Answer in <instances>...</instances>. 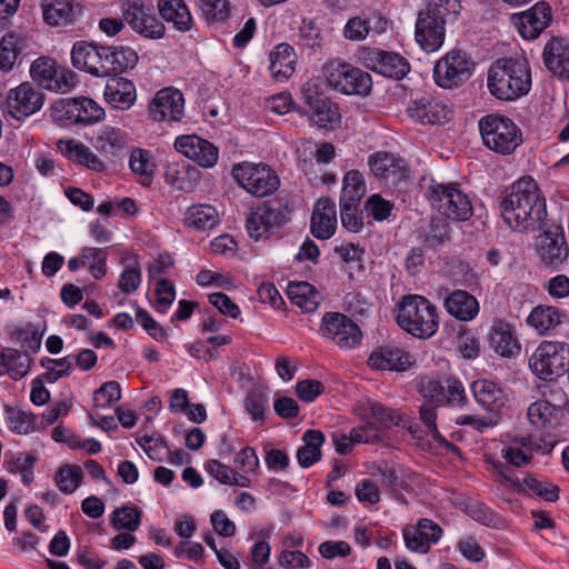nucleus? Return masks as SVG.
<instances>
[{
    "label": "nucleus",
    "instance_id": "0e129e2a",
    "mask_svg": "<svg viewBox=\"0 0 569 569\" xmlns=\"http://www.w3.org/2000/svg\"><path fill=\"white\" fill-rule=\"evenodd\" d=\"M36 457L29 453H19L12 459L9 466V470L12 473H18L24 485H30L33 481V465Z\"/></svg>",
    "mask_w": 569,
    "mask_h": 569
},
{
    "label": "nucleus",
    "instance_id": "4d7b16f0",
    "mask_svg": "<svg viewBox=\"0 0 569 569\" xmlns=\"http://www.w3.org/2000/svg\"><path fill=\"white\" fill-rule=\"evenodd\" d=\"M4 410L11 431L18 435H28L34 430L36 418L32 413L9 406H6Z\"/></svg>",
    "mask_w": 569,
    "mask_h": 569
},
{
    "label": "nucleus",
    "instance_id": "58836bf2",
    "mask_svg": "<svg viewBox=\"0 0 569 569\" xmlns=\"http://www.w3.org/2000/svg\"><path fill=\"white\" fill-rule=\"evenodd\" d=\"M41 9L43 21L51 27L72 21L73 0H41Z\"/></svg>",
    "mask_w": 569,
    "mask_h": 569
},
{
    "label": "nucleus",
    "instance_id": "3c124183",
    "mask_svg": "<svg viewBox=\"0 0 569 569\" xmlns=\"http://www.w3.org/2000/svg\"><path fill=\"white\" fill-rule=\"evenodd\" d=\"M51 118L61 126H71L79 123L78 118V98L59 99L51 106Z\"/></svg>",
    "mask_w": 569,
    "mask_h": 569
},
{
    "label": "nucleus",
    "instance_id": "774afa93",
    "mask_svg": "<svg viewBox=\"0 0 569 569\" xmlns=\"http://www.w3.org/2000/svg\"><path fill=\"white\" fill-rule=\"evenodd\" d=\"M141 283V270L139 264L134 262L128 266L120 274L118 288L121 292L130 295L134 292Z\"/></svg>",
    "mask_w": 569,
    "mask_h": 569
},
{
    "label": "nucleus",
    "instance_id": "a878e982",
    "mask_svg": "<svg viewBox=\"0 0 569 569\" xmlns=\"http://www.w3.org/2000/svg\"><path fill=\"white\" fill-rule=\"evenodd\" d=\"M423 529H431V541L437 542L442 536L441 527L435 521L422 518L416 527H406L403 529V539L406 547L415 552L427 553L430 549V542L422 536Z\"/></svg>",
    "mask_w": 569,
    "mask_h": 569
},
{
    "label": "nucleus",
    "instance_id": "2f4dec72",
    "mask_svg": "<svg viewBox=\"0 0 569 569\" xmlns=\"http://www.w3.org/2000/svg\"><path fill=\"white\" fill-rule=\"evenodd\" d=\"M387 20L377 14L368 18L355 17L348 20L345 26L343 34L348 40L362 41L370 32L380 34L387 29Z\"/></svg>",
    "mask_w": 569,
    "mask_h": 569
},
{
    "label": "nucleus",
    "instance_id": "5701e85b",
    "mask_svg": "<svg viewBox=\"0 0 569 569\" xmlns=\"http://www.w3.org/2000/svg\"><path fill=\"white\" fill-rule=\"evenodd\" d=\"M337 229L336 204L328 198L319 199L315 206L311 220L310 231L320 240L330 239Z\"/></svg>",
    "mask_w": 569,
    "mask_h": 569
},
{
    "label": "nucleus",
    "instance_id": "cd10ccee",
    "mask_svg": "<svg viewBox=\"0 0 569 569\" xmlns=\"http://www.w3.org/2000/svg\"><path fill=\"white\" fill-rule=\"evenodd\" d=\"M543 61L546 67L557 77L569 80V42L563 39H551L545 47Z\"/></svg>",
    "mask_w": 569,
    "mask_h": 569
},
{
    "label": "nucleus",
    "instance_id": "ddd939ff",
    "mask_svg": "<svg viewBox=\"0 0 569 569\" xmlns=\"http://www.w3.org/2000/svg\"><path fill=\"white\" fill-rule=\"evenodd\" d=\"M321 333L342 349H352L360 345L362 332L346 315L339 312L325 313L321 322Z\"/></svg>",
    "mask_w": 569,
    "mask_h": 569
},
{
    "label": "nucleus",
    "instance_id": "393cba45",
    "mask_svg": "<svg viewBox=\"0 0 569 569\" xmlns=\"http://www.w3.org/2000/svg\"><path fill=\"white\" fill-rule=\"evenodd\" d=\"M368 365L372 369L405 371L410 365V356L398 347L386 346L371 352Z\"/></svg>",
    "mask_w": 569,
    "mask_h": 569
},
{
    "label": "nucleus",
    "instance_id": "bf43d9fd",
    "mask_svg": "<svg viewBox=\"0 0 569 569\" xmlns=\"http://www.w3.org/2000/svg\"><path fill=\"white\" fill-rule=\"evenodd\" d=\"M47 363H54L56 368H49V371L43 373V379L53 383L60 378L67 377L70 370L73 368V357L67 356L60 359L44 358L41 360V366L47 367Z\"/></svg>",
    "mask_w": 569,
    "mask_h": 569
},
{
    "label": "nucleus",
    "instance_id": "1a4fd4ad",
    "mask_svg": "<svg viewBox=\"0 0 569 569\" xmlns=\"http://www.w3.org/2000/svg\"><path fill=\"white\" fill-rule=\"evenodd\" d=\"M232 177L246 191L256 197L269 196L280 184L276 171L263 163L242 162L234 164Z\"/></svg>",
    "mask_w": 569,
    "mask_h": 569
},
{
    "label": "nucleus",
    "instance_id": "37998d69",
    "mask_svg": "<svg viewBox=\"0 0 569 569\" xmlns=\"http://www.w3.org/2000/svg\"><path fill=\"white\" fill-rule=\"evenodd\" d=\"M66 156L73 162L86 168L101 172L106 169L103 161L84 143L77 140L66 142Z\"/></svg>",
    "mask_w": 569,
    "mask_h": 569
},
{
    "label": "nucleus",
    "instance_id": "7c9ffc66",
    "mask_svg": "<svg viewBox=\"0 0 569 569\" xmlns=\"http://www.w3.org/2000/svg\"><path fill=\"white\" fill-rule=\"evenodd\" d=\"M471 389L476 401L489 412L498 413L507 402L503 390L493 381H475Z\"/></svg>",
    "mask_w": 569,
    "mask_h": 569
},
{
    "label": "nucleus",
    "instance_id": "f8f14e48",
    "mask_svg": "<svg viewBox=\"0 0 569 569\" xmlns=\"http://www.w3.org/2000/svg\"><path fill=\"white\" fill-rule=\"evenodd\" d=\"M472 74V62L461 51H450L433 68L435 82L443 89L461 86Z\"/></svg>",
    "mask_w": 569,
    "mask_h": 569
},
{
    "label": "nucleus",
    "instance_id": "412c9836",
    "mask_svg": "<svg viewBox=\"0 0 569 569\" xmlns=\"http://www.w3.org/2000/svg\"><path fill=\"white\" fill-rule=\"evenodd\" d=\"M550 10L543 3H536L530 10L513 14L512 20L522 38L536 39L550 21Z\"/></svg>",
    "mask_w": 569,
    "mask_h": 569
},
{
    "label": "nucleus",
    "instance_id": "69168bd1",
    "mask_svg": "<svg viewBox=\"0 0 569 569\" xmlns=\"http://www.w3.org/2000/svg\"><path fill=\"white\" fill-rule=\"evenodd\" d=\"M78 112L81 118H78L79 123L90 124L101 120L104 116V110L90 98H78Z\"/></svg>",
    "mask_w": 569,
    "mask_h": 569
},
{
    "label": "nucleus",
    "instance_id": "f704fd0d",
    "mask_svg": "<svg viewBox=\"0 0 569 569\" xmlns=\"http://www.w3.org/2000/svg\"><path fill=\"white\" fill-rule=\"evenodd\" d=\"M445 307L451 316L462 321L472 320L479 312L477 299L463 290H456L447 297Z\"/></svg>",
    "mask_w": 569,
    "mask_h": 569
},
{
    "label": "nucleus",
    "instance_id": "338daca9",
    "mask_svg": "<svg viewBox=\"0 0 569 569\" xmlns=\"http://www.w3.org/2000/svg\"><path fill=\"white\" fill-rule=\"evenodd\" d=\"M392 208L393 204L380 194H372L365 203L368 214L377 221L386 220L391 214Z\"/></svg>",
    "mask_w": 569,
    "mask_h": 569
},
{
    "label": "nucleus",
    "instance_id": "f03ea898",
    "mask_svg": "<svg viewBox=\"0 0 569 569\" xmlns=\"http://www.w3.org/2000/svg\"><path fill=\"white\" fill-rule=\"evenodd\" d=\"M489 92L501 101H515L528 94L531 88V71L527 60L502 58L488 70Z\"/></svg>",
    "mask_w": 569,
    "mask_h": 569
},
{
    "label": "nucleus",
    "instance_id": "79ce46f5",
    "mask_svg": "<svg viewBox=\"0 0 569 569\" xmlns=\"http://www.w3.org/2000/svg\"><path fill=\"white\" fill-rule=\"evenodd\" d=\"M320 128L335 129L340 123V112L336 103L329 99L317 102L315 106L301 112Z\"/></svg>",
    "mask_w": 569,
    "mask_h": 569
},
{
    "label": "nucleus",
    "instance_id": "4468645a",
    "mask_svg": "<svg viewBox=\"0 0 569 569\" xmlns=\"http://www.w3.org/2000/svg\"><path fill=\"white\" fill-rule=\"evenodd\" d=\"M290 209L287 204L272 201L251 211L246 221L249 236L260 240L269 236L273 228L280 227L287 219Z\"/></svg>",
    "mask_w": 569,
    "mask_h": 569
},
{
    "label": "nucleus",
    "instance_id": "a19ab883",
    "mask_svg": "<svg viewBox=\"0 0 569 569\" xmlns=\"http://www.w3.org/2000/svg\"><path fill=\"white\" fill-rule=\"evenodd\" d=\"M184 223L200 231L211 230L219 223V213L210 204H194L187 209Z\"/></svg>",
    "mask_w": 569,
    "mask_h": 569
},
{
    "label": "nucleus",
    "instance_id": "e433bc0d",
    "mask_svg": "<svg viewBox=\"0 0 569 569\" xmlns=\"http://www.w3.org/2000/svg\"><path fill=\"white\" fill-rule=\"evenodd\" d=\"M287 293L292 303L307 312L315 311L322 300L321 293L309 282H290Z\"/></svg>",
    "mask_w": 569,
    "mask_h": 569
},
{
    "label": "nucleus",
    "instance_id": "f257e3e1",
    "mask_svg": "<svg viewBox=\"0 0 569 569\" xmlns=\"http://www.w3.org/2000/svg\"><path fill=\"white\" fill-rule=\"evenodd\" d=\"M500 209L503 221L515 231H536L546 226V200L532 178L516 181Z\"/></svg>",
    "mask_w": 569,
    "mask_h": 569
},
{
    "label": "nucleus",
    "instance_id": "72a5a7b5",
    "mask_svg": "<svg viewBox=\"0 0 569 569\" xmlns=\"http://www.w3.org/2000/svg\"><path fill=\"white\" fill-rule=\"evenodd\" d=\"M370 170L382 179H401L406 173L405 161L392 153L380 151L368 159Z\"/></svg>",
    "mask_w": 569,
    "mask_h": 569
},
{
    "label": "nucleus",
    "instance_id": "6ab92c4d",
    "mask_svg": "<svg viewBox=\"0 0 569 569\" xmlns=\"http://www.w3.org/2000/svg\"><path fill=\"white\" fill-rule=\"evenodd\" d=\"M174 148L178 152L203 168L213 167L219 158L218 148L210 141L196 134H187L176 138Z\"/></svg>",
    "mask_w": 569,
    "mask_h": 569
},
{
    "label": "nucleus",
    "instance_id": "423d86ee",
    "mask_svg": "<svg viewBox=\"0 0 569 569\" xmlns=\"http://www.w3.org/2000/svg\"><path fill=\"white\" fill-rule=\"evenodd\" d=\"M427 198L435 210L450 220L467 221L473 213L469 197L457 183L432 182L427 188Z\"/></svg>",
    "mask_w": 569,
    "mask_h": 569
},
{
    "label": "nucleus",
    "instance_id": "b1692460",
    "mask_svg": "<svg viewBox=\"0 0 569 569\" xmlns=\"http://www.w3.org/2000/svg\"><path fill=\"white\" fill-rule=\"evenodd\" d=\"M129 142L130 138L126 131L112 126H103L96 137L94 147L103 157L114 161L124 153Z\"/></svg>",
    "mask_w": 569,
    "mask_h": 569
},
{
    "label": "nucleus",
    "instance_id": "2eb2a0df",
    "mask_svg": "<svg viewBox=\"0 0 569 569\" xmlns=\"http://www.w3.org/2000/svg\"><path fill=\"white\" fill-rule=\"evenodd\" d=\"M44 102L43 93L30 82H22L8 91L6 110L16 120H23L38 112Z\"/></svg>",
    "mask_w": 569,
    "mask_h": 569
},
{
    "label": "nucleus",
    "instance_id": "49530a36",
    "mask_svg": "<svg viewBox=\"0 0 569 569\" xmlns=\"http://www.w3.org/2000/svg\"><path fill=\"white\" fill-rule=\"evenodd\" d=\"M191 172L196 173L197 170L191 168L188 163L171 164L164 172V179L168 184L179 191L190 192L193 190V180Z\"/></svg>",
    "mask_w": 569,
    "mask_h": 569
},
{
    "label": "nucleus",
    "instance_id": "9b49d317",
    "mask_svg": "<svg viewBox=\"0 0 569 569\" xmlns=\"http://www.w3.org/2000/svg\"><path fill=\"white\" fill-rule=\"evenodd\" d=\"M30 74L42 88L59 92H70L76 87V74L68 68L59 66L53 59L41 57L34 60Z\"/></svg>",
    "mask_w": 569,
    "mask_h": 569
},
{
    "label": "nucleus",
    "instance_id": "c03bdc74",
    "mask_svg": "<svg viewBox=\"0 0 569 569\" xmlns=\"http://www.w3.org/2000/svg\"><path fill=\"white\" fill-rule=\"evenodd\" d=\"M302 440L305 446L297 451V459L302 468H308L321 458V446L325 442V435L319 430H308Z\"/></svg>",
    "mask_w": 569,
    "mask_h": 569
},
{
    "label": "nucleus",
    "instance_id": "a211bd4d",
    "mask_svg": "<svg viewBox=\"0 0 569 569\" xmlns=\"http://www.w3.org/2000/svg\"><path fill=\"white\" fill-rule=\"evenodd\" d=\"M420 391L426 399L439 406L462 407L467 403L465 388L456 378L430 379L421 385Z\"/></svg>",
    "mask_w": 569,
    "mask_h": 569
},
{
    "label": "nucleus",
    "instance_id": "c85d7f7f",
    "mask_svg": "<svg viewBox=\"0 0 569 569\" xmlns=\"http://www.w3.org/2000/svg\"><path fill=\"white\" fill-rule=\"evenodd\" d=\"M100 44L87 41H77L71 50L72 66L79 70L86 71L93 77L104 71L100 68Z\"/></svg>",
    "mask_w": 569,
    "mask_h": 569
},
{
    "label": "nucleus",
    "instance_id": "4be33fe9",
    "mask_svg": "<svg viewBox=\"0 0 569 569\" xmlns=\"http://www.w3.org/2000/svg\"><path fill=\"white\" fill-rule=\"evenodd\" d=\"M367 66L383 77L402 79L410 70L408 61L398 53L375 49L368 53Z\"/></svg>",
    "mask_w": 569,
    "mask_h": 569
},
{
    "label": "nucleus",
    "instance_id": "bb28decb",
    "mask_svg": "<svg viewBox=\"0 0 569 569\" xmlns=\"http://www.w3.org/2000/svg\"><path fill=\"white\" fill-rule=\"evenodd\" d=\"M136 87L132 81L122 77H112L104 88V100L119 110L130 109L136 101Z\"/></svg>",
    "mask_w": 569,
    "mask_h": 569
},
{
    "label": "nucleus",
    "instance_id": "a18cd8bd",
    "mask_svg": "<svg viewBox=\"0 0 569 569\" xmlns=\"http://www.w3.org/2000/svg\"><path fill=\"white\" fill-rule=\"evenodd\" d=\"M370 427L353 428L349 435L338 433L332 436L336 451L340 455L349 453L356 443L375 442L378 437L370 433Z\"/></svg>",
    "mask_w": 569,
    "mask_h": 569
},
{
    "label": "nucleus",
    "instance_id": "052dcab7",
    "mask_svg": "<svg viewBox=\"0 0 569 569\" xmlns=\"http://www.w3.org/2000/svg\"><path fill=\"white\" fill-rule=\"evenodd\" d=\"M156 309L166 313L176 299V289L171 281L159 278L156 282Z\"/></svg>",
    "mask_w": 569,
    "mask_h": 569
},
{
    "label": "nucleus",
    "instance_id": "5fc2aeb1",
    "mask_svg": "<svg viewBox=\"0 0 569 569\" xmlns=\"http://www.w3.org/2000/svg\"><path fill=\"white\" fill-rule=\"evenodd\" d=\"M82 478L83 472L79 466L64 465L56 472L54 482L61 492L70 495L80 486Z\"/></svg>",
    "mask_w": 569,
    "mask_h": 569
},
{
    "label": "nucleus",
    "instance_id": "680f3d73",
    "mask_svg": "<svg viewBox=\"0 0 569 569\" xmlns=\"http://www.w3.org/2000/svg\"><path fill=\"white\" fill-rule=\"evenodd\" d=\"M121 388L118 381H108L93 393V402L96 407L107 408L112 402L120 400Z\"/></svg>",
    "mask_w": 569,
    "mask_h": 569
},
{
    "label": "nucleus",
    "instance_id": "09e8293b",
    "mask_svg": "<svg viewBox=\"0 0 569 569\" xmlns=\"http://www.w3.org/2000/svg\"><path fill=\"white\" fill-rule=\"evenodd\" d=\"M22 39L17 33L4 34L0 40V69L4 72L12 70L22 49Z\"/></svg>",
    "mask_w": 569,
    "mask_h": 569
},
{
    "label": "nucleus",
    "instance_id": "9d476101",
    "mask_svg": "<svg viewBox=\"0 0 569 569\" xmlns=\"http://www.w3.org/2000/svg\"><path fill=\"white\" fill-rule=\"evenodd\" d=\"M123 20L140 36L159 39L164 33V26L158 19L151 1L126 0L122 6Z\"/></svg>",
    "mask_w": 569,
    "mask_h": 569
},
{
    "label": "nucleus",
    "instance_id": "603ef678",
    "mask_svg": "<svg viewBox=\"0 0 569 569\" xmlns=\"http://www.w3.org/2000/svg\"><path fill=\"white\" fill-rule=\"evenodd\" d=\"M110 521L114 529L132 532L140 526L141 511L136 506H122L111 513Z\"/></svg>",
    "mask_w": 569,
    "mask_h": 569
},
{
    "label": "nucleus",
    "instance_id": "c756f323",
    "mask_svg": "<svg viewBox=\"0 0 569 569\" xmlns=\"http://www.w3.org/2000/svg\"><path fill=\"white\" fill-rule=\"evenodd\" d=\"M297 54L288 43H279L269 53V71L276 80L289 79L296 68Z\"/></svg>",
    "mask_w": 569,
    "mask_h": 569
},
{
    "label": "nucleus",
    "instance_id": "864d4df0",
    "mask_svg": "<svg viewBox=\"0 0 569 569\" xmlns=\"http://www.w3.org/2000/svg\"><path fill=\"white\" fill-rule=\"evenodd\" d=\"M366 193V182L361 172L350 170L345 174L340 200L359 203Z\"/></svg>",
    "mask_w": 569,
    "mask_h": 569
},
{
    "label": "nucleus",
    "instance_id": "ea45409f",
    "mask_svg": "<svg viewBox=\"0 0 569 569\" xmlns=\"http://www.w3.org/2000/svg\"><path fill=\"white\" fill-rule=\"evenodd\" d=\"M160 16L180 31H187L191 27V14L182 0H159Z\"/></svg>",
    "mask_w": 569,
    "mask_h": 569
},
{
    "label": "nucleus",
    "instance_id": "6e6552de",
    "mask_svg": "<svg viewBox=\"0 0 569 569\" xmlns=\"http://www.w3.org/2000/svg\"><path fill=\"white\" fill-rule=\"evenodd\" d=\"M328 84L345 94L367 96L372 81L368 72L341 61H330L323 67Z\"/></svg>",
    "mask_w": 569,
    "mask_h": 569
},
{
    "label": "nucleus",
    "instance_id": "4c0bfd02",
    "mask_svg": "<svg viewBox=\"0 0 569 569\" xmlns=\"http://www.w3.org/2000/svg\"><path fill=\"white\" fill-rule=\"evenodd\" d=\"M31 359L13 348H6L0 353V376L9 375L18 380L30 370Z\"/></svg>",
    "mask_w": 569,
    "mask_h": 569
},
{
    "label": "nucleus",
    "instance_id": "f3484780",
    "mask_svg": "<svg viewBox=\"0 0 569 569\" xmlns=\"http://www.w3.org/2000/svg\"><path fill=\"white\" fill-rule=\"evenodd\" d=\"M537 252L541 261L548 266L558 267L568 257L569 248L563 229L560 224H550L536 240Z\"/></svg>",
    "mask_w": 569,
    "mask_h": 569
},
{
    "label": "nucleus",
    "instance_id": "c9c22d12",
    "mask_svg": "<svg viewBox=\"0 0 569 569\" xmlns=\"http://www.w3.org/2000/svg\"><path fill=\"white\" fill-rule=\"evenodd\" d=\"M563 318H566V313L556 307L537 306L527 317V323L539 335H547L549 331L559 326Z\"/></svg>",
    "mask_w": 569,
    "mask_h": 569
},
{
    "label": "nucleus",
    "instance_id": "39448f33",
    "mask_svg": "<svg viewBox=\"0 0 569 569\" xmlns=\"http://www.w3.org/2000/svg\"><path fill=\"white\" fill-rule=\"evenodd\" d=\"M478 128L483 146L499 154H511L522 143V131L509 117L492 112L481 117Z\"/></svg>",
    "mask_w": 569,
    "mask_h": 569
},
{
    "label": "nucleus",
    "instance_id": "13d9d810",
    "mask_svg": "<svg viewBox=\"0 0 569 569\" xmlns=\"http://www.w3.org/2000/svg\"><path fill=\"white\" fill-rule=\"evenodd\" d=\"M111 60L113 62L114 77L132 69L138 62V53L130 47L111 46Z\"/></svg>",
    "mask_w": 569,
    "mask_h": 569
},
{
    "label": "nucleus",
    "instance_id": "6e6d98bb",
    "mask_svg": "<svg viewBox=\"0 0 569 569\" xmlns=\"http://www.w3.org/2000/svg\"><path fill=\"white\" fill-rule=\"evenodd\" d=\"M81 261L87 266L94 279H101L107 273V252L100 248L86 247L81 250Z\"/></svg>",
    "mask_w": 569,
    "mask_h": 569
},
{
    "label": "nucleus",
    "instance_id": "0eeeda50",
    "mask_svg": "<svg viewBox=\"0 0 569 569\" xmlns=\"http://www.w3.org/2000/svg\"><path fill=\"white\" fill-rule=\"evenodd\" d=\"M569 366V346L560 341H543L529 359L532 372L542 380L561 377Z\"/></svg>",
    "mask_w": 569,
    "mask_h": 569
},
{
    "label": "nucleus",
    "instance_id": "473e14b6",
    "mask_svg": "<svg viewBox=\"0 0 569 569\" xmlns=\"http://www.w3.org/2000/svg\"><path fill=\"white\" fill-rule=\"evenodd\" d=\"M490 345L502 357H513L520 352V345L515 338L512 328L503 320L493 322L490 331Z\"/></svg>",
    "mask_w": 569,
    "mask_h": 569
},
{
    "label": "nucleus",
    "instance_id": "7ed1b4c3",
    "mask_svg": "<svg viewBox=\"0 0 569 569\" xmlns=\"http://www.w3.org/2000/svg\"><path fill=\"white\" fill-rule=\"evenodd\" d=\"M426 8L418 14L415 38L426 52L437 51L445 41L446 23L459 12L458 0H425Z\"/></svg>",
    "mask_w": 569,
    "mask_h": 569
},
{
    "label": "nucleus",
    "instance_id": "8fccbe9b",
    "mask_svg": "<svg viewBox=\"0 0 569 569\" xmlns=\"http://www.w3.org/2000/svg\"><path fill=\"white\" fill-rule=\"evenodd\" d=\"M129 166L133 173L140 177V182L148 186L154 172V163L151 161L148 150L137 148L130 153Z\"/></svg>",
    "mask_w": 569,
    "mask_h": 569
},
{
    "label": "nucleus",
    "instance_id": "de8ad7c7",
    "mask_svg": "<svg viewBox=\"0 0 569 569\" xmlns=\"http://www.w3.org/2000/svg\"><path fill=\"white\" fill-rule=\"evenodd\" d=\"M559 409L547 400H538L528 408V419L537 427L553 426L558 420Z\"/></svg>",
    "mask_w": 569,
    "mask_h": 569
},
{
    "label": "nucleus",
    "instance_id": "e2e57ef3",
    "mask_svg": "<svg viewBox=\"0 0 569 569\" xmlns=\"http://www.w3.org/2000/svg\"><path fill=\"white\" fill-rule=\"evenodd\" d=\"M268 406L267 395L261 390H252L244 400V407L254 421H263L264 411Z\"/></svg>",
    "mask_w": 569,
    "mask_h": 569
},
{
    "label": "nucleus",
    "instance_id": "20e7f679",
    "mask_svg": "<svg viewBox=\"0 0 569 569\" xmlns=\"http://www.w3.org/2000/svg\"><path fill=\"white\" fill-rule=\"evenodd\" d=\"M398 325L420 339L432 337L439 328L437 307L422 296H407L398 305Z\"/></svg>",
    "mask_w": 569,
    "mask_h": 569
},
{
    "label": "nucleus",
    "instance_id": "dca6fc26",
    "mask_svg": "<svg viewBox=\"0 0 569 569\" xmlns=\"http://www.w3.org/2000/svg\"><path fill=\"white\" fill-rule=\"evenodd\" d=\"M184 98L180 90L163 88L159 90L148 106V114L152 121L177 122L183 117Z\"/></svg>",
    "mask_w": 569,
    "mask_h": 569
},
{
    "label": "nucleus",
    "instance_id": "aec40b11",
    "mask_svg": "<svg viewBox=\"0 0 569 569\" xmlns=\"http://www.w3.org/2000/svg\"><path fill=\"white\" fill-rule=\"evenodd\" d=\"M407 112L411 119L422 124H442L451 118V109L443 101L431 97L413 100Z\"/></svg>",
    "mask_w": 569,
    "mask_h": 569
}]
</instances>
